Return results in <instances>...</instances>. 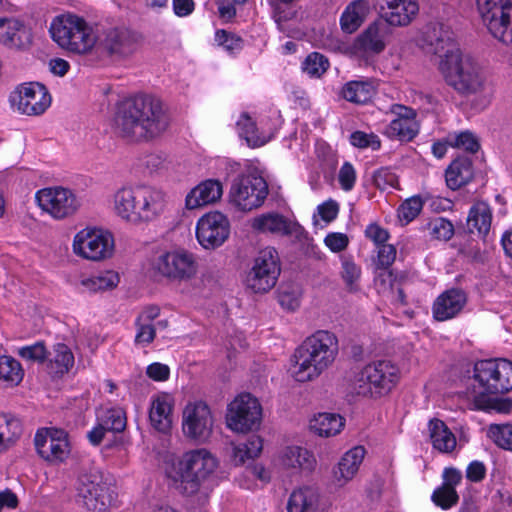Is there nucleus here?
I'll list each match as a JSON object with an SVG mask.
<instances>
[{"label": "nucleus", "instance_id": "63", "mask_svg": "<svg viewBox=\"0 0 512 512\" xmlns=\"http://www.w3.org/2000/svg\"><path fill=\"white\" fill-rule=\"evenodd\" d=\"M325 244L334 252L344 250L348 245V237L342 233H331L325 238Z\"/></svg>", "mask_w": 512, "mask_h": 512}, {"label": "nucleus", "instance_id": "50", "mask_svg": "<svg viewBox=\"0 0 512 512\" xmlns=\"http://www.w3.org/2000/svg\"><path fill=\"white\" fill-rule=\"evenodd\" d=\"M423 207V201L420 196H413L406 199L398 208V218L408 224L417 217Z\"/></svg>", "mask_w": 512, "mask_h": 512}, {"label": "nucleus", "instance_id": "49", "mask_svg": "<svg viewBox=\"0 0 512 512\" xmlns=\"http://www.w3.org/2000/svg\"><path fill=\"white\" fill-rule=\"evenodd\" d=\"M432 501L435 505L447 510L458 503L459 496L455 488L440 486L433 492Z\"/></svg>", "mask_w": 512, "mask_h": 512}, {"label": "nucleus", "instance_id": "42", "mask_svg": "<svg viewBox=\"0 0 512 512\" xmlns=\"http://www.w3.org/2000/svg\"><path fill=\"white\" fill-rule=\"evenodd\" d=\"M118 282L117 274L106 272L103 275L82 279L80 283L90 292H100L115 288Z\"/></svg>", "mask_w": 512, "mask_h": 512}, {"label": "nucleus", "instance_id": "24", "mask_svg": "<svg viewBox=\"0 0 512 512\" xmlns=\"http://www.w3.org/2000/svg\"><path fill=\"white\" fill-rule=\"evenodd\" d=\"M490 34L503 44H512V6L491 10L489 16L480 14Z\"/></svg>", "mask_w": 512, "mask_h": 512}, {"label": "nucleus", "instance_id": "22", "mask_svg": "<svg viewBox=\"0 0 512 512\" xmlns=\"http://www.w3.org/2000/svg\"><path fill=\"white\" fill-rule=\"evenodd\" d=\"M18 110L26 115H40L51 104V97L46 87L40 83H29L20 87L18 94Z\"/></svg>", "mask_w": 512, "mask_h": 512}, {"label": "nucleus", "instance_id": "53", "mask_svg": "<svg viewBox=\"0 0 512 512\" xmlns=\"http://www.w3.org/2000/svg\"><path fill=\"white\" fill-rule=\"evenodd\" d=\"M361 275L360 268L351 261L343 262L342 278L349 292L358 291L357 281Z\"/></svg>", "mask_w": 512, "mask_h": 512}, {"label": "nucleus", "instance_id": "44", "mask_svg": "<svg viewBox=\"0 0 512 512\" xmlns=\"http://www.w3.org/2000/svg\"><path fill=\"white\" fill-rule=\"evenodd\" d=\"M21 364L11 356L0 357V379L12 384H18L23 378Z\"/></svg>", "mask_w": 512, "mask_h": 512}, {"label": "nucleus", "instance_id": "14", "mask_svg": "<svg viewBox=\"0 0 512 512\" xmlns=\"http://www.w3.org/2000/svg\"><path fill=\"white\" fill-rule=\"evenodd\" d=\"M40 208L55 219L72 216L80 207L76 195L62 187L45 188L36 193Z\"/></svg>", "mask_w": 512, "mask_h": 512}, {"label": "nucleus", "instance_id": "4", "mask_svg": "<svg viewBox=\"0 0 512 512\" xmlns=\"http://www.w3.org/2000/svg\"><path fill=\"white\" fill-rule=\"evenodd\" d=\"M217 460L204 449H195L185 452L173 464L169 477L175 489L186 496L199 492L201 485L214 473Z\"/></svg>", "mask_w": 512, "mask_h": 512}, {"label": "nucleus", "instance_id": "43", "mask_svg": "<svg viewBox=\"0 0 512 512\" xmlns=\"http://www.w3.org/2000/svg\"><path fill=\"white\" fill-rule=\"evenodd\" d=\"M237 126L240 136L246 140L249 146L258 147L265 144V138L259 134L255 122L247 114L241 116Z\"/></svg>", "mask_w": 512, "mask_h": 512}, {"label": "nucleus", "instance_id": "20", "mask_svg": "<svg viewBox=\"0 0 512 512\" xmlns=\"http://www.w3.org/2000/svg\"><path fill=\"white\" fill-rule=\"evenodd\" d=\"M155 268L165 277L186 280L196 273V263L192 254L185 251L167 252L160 255Z\"/></svg>", "mask_w": 512, "mask_h": 512}, {"label": "nucleus", "instance_id": "16", "mask_svg": "<svg viewBox=\"0 0 512 512\" xmlns=\"http://www.w3.org/2000/svg\"><path fill=\"white\" fill-rule=\"evenodd\" d=\"M34 442L37 453L45 461L62 462L70 454L68 434L62 429L42 428L36 433Z\"/></svg>", "mask_w": 512, "mask_h": 512}, {"label": "nucleus", "instance_id": "32", "mask_svg": "<svg viewBox=\"0 0 512 512\" xmlns=\"http://www.w3.org/2000/svg\"><path fill=\"white\" fill-rule=\"evenodd\" d=\"M320 494L316 488L303 487L294 490L288 500V512H318Z\"/></svg>", "mask_w": 512, "mask_h": 512}, {"label": "nucleus", "instance_id": "2", "mask_svg": "<svg viewBox=\"0 0 512 512\" xmlns=\"http://www.w3.org/2000/svg\"><path fill=\"white\" fill-rule=\"evenodd\" d=\"M338 351V339L335 334L326 330L315 332L295 350V379L299 382L316 379L334 363Z\"/></svg>", "mask_w": 512, "mask_h": 512}, {"label": "nucleus", "instance_id": "64", "mask_svg": "<svg viewBox=\"0 0 512 512\" xmlns=\"http://www.w3.org/2000/svg\"><path fill=\"white\" fill-rule=\"evenodd\" d=\"M486 468L480 461L471 462L466 470V477L471 482H480L485 478Z\"/></svg>", "mask_w": 512, "mask_h": 512}, {"label": "nucleus", "instance_id": "25", "mask_svg": "<svg viewBox=\"0 0 512 512\" xmlns=\"http://www.w3.org/2000/svg\"><path fill=\"white\" fill-rule=\"evenodd\" d=\"M467 302L466 293L459 288H452L442 293L434 302L433 315L438 321L455 317Z\"/></svg>", "mask_w": 512, "mask_h": 512}, {"label": "nucleus", "instance_id": "5", "mask_svg": "<svg viewBox=\"0 0 512 512\" xmlns=\"http://www.w3.org/2000/svg\"><path fill=\"white\" fill-rule=\"evenodd\" d=\"M512 390V362L506 359L482 360L473 367L468 378L467 395L476 401L488 395L504 394Z\"/></svg>", "mask_w": 512, "mask_h": 512}, {"label": "nucleus", "instance_id": "38", "mask_svg": "<svg viewBox=\"0 0 512 512\" xmlns=\"http://www.w3.org/2000/svg\"><path fill=\"white\" fill-rule=\"evenodd\" d=\"M341 93L349 102L364 104L372 99L375 89L368 81H350L343 86Z\"/></svg>", "mask_w": 512, "mask_h": 512}, {"label": "nucleus", "instance_id": "61", "mask_svg": "<svg viewBox=\"0 0 512 512\" xmlns=\"http://www.w3.org/2000/svg\"><path fill=\"white\" fill-rule=\"evenodd\" d=\"M146 374L154 381H165L169 378L170 369L162 363H152L146 369Z\"/></svg>", "mask_w": 512, "mask_h": 512}, {"label": "nucleus", "instance_id": "11", "mask_svg": "<svg viewBox=\"0 0 512 512\" xmlns=\"http://www.w3.org/2000/svg\"><path fill=\"white\" fill-rule=\"evenodd\" d=\"M280 272L278 252L273 247H266L255 257L246 277V286L254 293H266L276 285Z\"/></svg>", "mask_w": 512, "mask_h": 512}, {"label": "nucleus", "instance_id": "54", "mask_svg": "<svg viewBox=\"0 0 512 512\" xmlns=\"http://www.w3.org/2000/svg\"><path fill=\"white\" fill-rule=\"evenodd\" d=\"M396 254V248L391 244L378 246L376 268L380 270H388V268L394 263Z\"/></svg>", "mask_w": 512, "mask_h": 512}, {"label": "nucleus", "instance_id": "17", "mask_svg": "<svg viewBox=\"0 0 512 512\" xmlns=\"http://www.w3.org/2000/svg\"><path fill=\"white\" fill-rule=\"evenodd\" d=\"M139 43L140 36L136 32L126 27H113L103 32L99 48L109 57L119 60L132 55Z\"/></svg>", "mask_w": 512, "mask_h": 512}, {"label": "nucleus", "instance_id": "30", "mask_svg": "<svg viewBox=\"0 0 512 512\" xmlns=\"http://www.w3.org/2000/svg\"><path fill=\"white\" fill-rule=\"evenodd\" d=\"M386 25L382 21H376L370 24L356 39L357 49L366 53H380L385 48L384 35Z\"/></svg>", "mask_w": 512, "mask_h": 512}, {"label": "nucleus", "instance_id": "31", "mask_svg": "<svg viewBox=\"0 0 512 512\" xmlns=\"http://www.w3.org/2000/svg\"><path fill=\"white\" fill-rule=\"evenodd\" d=\"M472 178V160L467 156H460L454 159L445 172L446 184L452 190L461 188L469 183Z\"/></svg>", "mask_w": 512, "mask_h": 512}, {"label": "nucleus", "instance_id": "34", "mask_svg": "<svg viewBox=\"0 0 512 512\" xmlns=\"http://www.w3.org/2000/svg\"><path fill=\"white\" fill-rule=\"evenodd\" d=\"M280 461L286 469L311 471L315 465L313 455L300 446H288L280 455Z\"/></svg>", "mask_w": 512, "mask_h": 512}, {"label": "nucleus", "instance_id": "60", "mask_svg": "<svg viewBox=\"0 0 512 512\" xmlns=\"http://www.w3.org/2000/svg\"><path fill=\"white\" fill-rule=\"evenodd\" d=\"M356 179V173L349 162H345L340 168L338 180L343 190L349 191L353 188Z\"/></svg>", "mask_w": 512, "mask_h": 512}, {"label": "nucleus", "instance_id": "18", "mask_svg": "<svg viewBox=\"0 0 512 512\" xmlns=\"http://www.w3.org/2000/svg\"><path fill=\"white\" fill-rule=\"evenodd\" d=\"M213 430L210 408L204 402L189 404L183 412L184 434L199 443H205Z\"/></svg>", "mask_w": 512, "mask_h": 512}, {"label": "nucleus", "instance_id": "47", "mask_svg": "<svg viewBox=\"0 0 512 512\" xmlns=\"http://www.w3.org/2000/svg\"><path fill=\"white\" fill-rule=\"evenodd\" d=\"M488 436L498 447L512 451V424H492Z\"/></svg>", "mask_w": 512, "mask_h": 512}, {"label": "nucleus", "instance_id": "15", "mask_svg": "<svg viewBox=\"0 0 512 512\" xmlns=\"http://www.w3.org/2000/svg\"><path fill=\"white\" fill-rule=\"evenodd\" d=\"M423 48L427 53L448 60L461 53L455 42L454 32L442 22L429 23L423 33Z\"/></svg>", "mask_w": 512, "mask_h": 512}, {"label": "nucleus", "instance_id": "7", "mask_svg": "<svg viewBox=\"0 0 512 512\" xmlns=\"http://www.w3.org/2000/svg\"><path fill=\"white\" fill-rule=\"evenodd\" d=\"M439 70L445 82L461 95L470 96L484 90L485 74L470 55L459 53L440 60Z\"/></svg>", "mask_w": 512, "mask_h": 512}, {"label": "nucleus", "instance_id": "27", "mask_svg": "<svg viewBox=\"0 0 512 512\" xmlns=\"http://www.w3.org/2000/svg\"><path fill=\"white\" fill-rule=\"evenodd\" d=\"M30 32L18 20L0 18V42L14 48H24L30 43Z\"/></svg>", "mask_w": 512, "mask_h": 512}, {"label": "nucleus", "instance_id": "40", "mask_svg": "<svg viewBox=\"0 0 512 512\" xmlns=\"http://www.w3.org/2000/svg\"><path fill=\"white\" fill-rule=\"evenodd\" d=\"M0 434V444L4 451L22 434L21 422L16 418L0 415Z\"/></svg>", "mask_w": 512, "mask_h": 512}, {"label": "nucleus", "instance_id": "48", "mask_svg": "<svg viewBox=\"0 0 512 512\" xmlns=\"http://www.w3.org/2000/svg\"><path fill=\"white\" fill-rule=\"evenodd\" d=\"M100 419L107 431L122 432L126 428L125 412L119 408L108 409Z\"/></svg>", "mask_w": 512, "mask_h": 512}, {"label": "nucleus", "instance_id": "33", "mask_svg": "<svg viewBox=\"0 0 512 512\" xmlns=\"http://www.w3.org/2000/svg\"><path fill=\"white\" fill-rule=\"evenodd\" d=\"M492 213L487 203L483 201L476 202L469 211L467 218V230L469 233L477 232L478 235L485 237L491 227Z\"/></svg>", "mask_w": 512, "mask_h": 512}, {"label": "nucleus", "instance_id": "9", "mask_svg": "<svg viewBox=\"0 0 512 512\" xmlns=\"http://www.w3.org/2000/svg\"><path fill=\"white\" fill-rule=\"evenodd\" d=\"M269 193L266 180L256 170L239 175L232 182L229 200L238 210L249 212L261 207Z\"/></svg>", "mask_w": 512, "mask_h": 512}, {"label": "nucleus", "instance_id": "59", "mask_svg": "<svg viewBox=\"0 0 512 512\" xmlns=\"http://www.w3.org/2000/svg\"><path fill=\"white\" fill-rule=\"evenodd\" d=\"M142 166L148 171V173L153 174L166 169L167 160L161 154L151 153L142 159Z\"/></svg>", "mask_w": 512, "mask_h": 512}, {"label": "nucleus", "instance_id": "29", "mask_svg": "<svg viewBox=\"0 0 512 512\" xmlns=\"http://www.w3.org/2000/svg\"><path fill=\"white\" fill-rule=\"evenodd\" d=\"M370 12L368 0H354L344 9L340 17L341 30L346 34L356 32Z\"/></svg>", "mask_w": 512, "mask_h": 512}, {"label": "nucleus", "instance_id": "51", "mask_svg": "<svg viewBox=\"0 0 512 512\" xmlns=\"http://www.w3.org/2000/svg\"><path fill=\"white\" fill-rule=\"evenodd\" d=\"M399 281L400 273H394L393 270H381L375 279L378 291L386 296L394 294L395 286Z\"/></svg>", "mask_w": 512, "mask_h": 512}, {"label": "nucleus", "instance_id": "55", "mask_svg": "<svg viewBox=\"0 0 512 512\" xmlns=\"http://www.w3.org/2000/svg\"><path fill=\"white\" fill-rule=\"evenodd\" d=\"M137 333L135 335L136 344H150L156 336V327L153 323L136 320Z\"/></svg>", "mask_w": 512, "mask_h": 512}, {"label": "nucleus", "instance_id": "36", "mask_svg": "<svg viewBox=\"0 0 512 512\" xmlns=\"http://www.w3.org/2000/svg\"><path fill=\"white\" fill-rule=\"evenodd\" d=\"M429 432L432 445L442 453H450L456 447V437L446 424L437 418L429 422Z\"/></svg>", "mask_w": 512, "mask_h": 512}, {"label": "nucleus", "instance_id": "8", "mask_svg": "<svg viewBox=\"0 0 512 512\" xmlns=\"http://www.w3.org/2000/svg\"><path fill=\"white\" fill-rule=\"evenodd\" d=\"M399 379V369L390 361L380 360L366 365L355 375L353 391L364 397L389 393Z\"/></svg>", "mask_w": 512, "mask_h": 512}, {"label": "nucleus", "instance_id": "19", "mask_svg": "<svg viewBox=\"0 0 512 512\" xmlns=\"http://www.w3.org/2000/svg\"><path fill=\"white\" fill-rule=\"evenodd\" d=\"M230 223L220 212L208 213L202 216L196 228L198 242L205 249H215L221 246L229 237Z\"/></svg>", "mask_w": 512, "mask_h": 512}, {"label": "nucleus", "instance_id": "23", "mask_svg": "<svg viewBox=\"0 0 512 512\" xmlns=\"http://www.w3.org/2000/svg\"><path fill=\"white\" fill-rule=\"evenodd\" d=\"M379 4L381 21L391 26L408 25L419 10L415 0H379Z\"/></svg>", "mask_w": 512, "mask_h": 512}, {"label": "nucleus", "instance_id": "21", "mask_svg": "<svg viewBox=\"0 0 512 512\" xmlns=\"http://www.w3.org/2000/svg\"><path fill=\"white\" fill-rule=\"evenodd\" d=\"M251 228L259 233L291 236L297 241H301L305 236L303 227L276 212L264 213L254 217L251 220Z\"/></svg>", "mask_w": 512, "mask_h": 512}, {"label": "nucleus", "instance_id": "39", "mask_svg": "<svg viewBox=\"0 0 512 512\" xmlns=\"http://www.w3.org/2000/svg\"><path fill=\"white\" fill-rule=\"evenodd\" d=\"M47 368L50 374L62 375L67 373L74 364V356L65 344H57L54 347L52 357L47 358Z\"/></svg>", "mask_w": 512, "mask_h": 512}, {"label": "nucleus", "instance_id": "3", "mask_svg": "<svg viewBox=\"0 0 512 512\" xmlns=\"http://www.w3.org/2000/svg\"><path fill=\"white\" fill-rule=\"evenodd\" d=\"M165 205V193L148 185L123 187L114 195L116 214L133 224L156 219L164 211Z\"/></svg>", "mask_w": 512, "mask_h": 512}, {"label": "nucleus", "instance_id": "57", "mask_svg": "<svg viewBox=\"0 0 512 512\" xmlns=\"http://www.w3.org/2000/svg\"><path fill=\"white\" fill-rule=\"evenodd\" d=\"M19 355L24 359L37 362H44L47 359V351L42 342L22 347L19 350Z\"/></svg>", "mask_w": 512, "mask_h": 512}, {"label": "nucleus", "instance_id": "26", "mask_svg": "<svg viewBox=\"0 0 512 512\" xmlns=\"http://www.w3.org/2000/svg\"><path fill=\"white\" fill-rule=\"evenodd\" d=\"M223 194V187L220 181L207 179L194 187L186 196V208L196 209L209 204L216 203Z\"/></svg>", "mask_w": 512, "mask_h": 512}, {"label": "nucleus", "instance_id": "46", "mask_svg": "<svg viewBox=\"0 0 512 512\" xmlns=\"http://www.w3.org/2000/svg\"><path fill=\"white\" fill-rule=\"evenodd\" d=\"M301 289L297 284H283L278 289V301L280 305L290 311L300 306Z\"/></svg>", "mask_w": 512, "mask_h": 512}, {"label": "nucleus", "instance_id": "45", "mask_svg": "<svg viewBox=\"0 0 512 512\" xmlns=\"http://www.w3.org/2000/svg\"><path fill=\"white\" fill-rule=\"evenodd\" d=\"M326 56L319 52L310 53L302 63V70L310 77L320 78L329 68Z\"/></svg>", "mask_w": 512, "mask_h": 512}, {"label": "nucleus", "instance_id": "52", "mask_svg": "<svg viewBox=\"0 0 512 512\" xmlns=\"http://www.w3.org/2000/svg\"><path fill=\"white\" fill-rule=\"evenodd\" d=\"M428 228L431 235L438 240L448 241L454 235L453 224L442 217H438L429 222Z\"/></svg>", "mask_w": 512, "mask_h": 512}, {"label": "nucleus", "instance_id": "1", "mask_svg": "<svg viewBox=\"0 0 512 512\" xmlns=\"http://www.w3.org/2000/svg\"><path fill=\"white\" fill-rule=\"evenodd\" d=\"M169 126L170 117L163 102L149 94L123 101L113 119L115 135L132 144L154 142L167 132Z\"/></svg>", "mask_w": 512, "mask_h": 512}, {"label": "nucleus", "instance_id": "62", "mask_svg": "<svg viewBox=\"0 0 512 512\" xmlns=\"http://www.w3.org/2000/svg\"><path fill=\"white\" fill-rule=\"evenodd\" d=\"M366 236L371 239L377 246L386 244L389 238L387 230L381 228L377 224H370L365 230Z\"/></svg>", "mask_w": 512, "mask_h": 512}, {"label": "nucleus", "instance_id": "56", "mask_svg": "<svg viewBox=\"0 0 512 512\" xmlns=\"http://www.w3.org/2000/svg\"><path fill=\"white\" fill-rule=\"evenodd\" d=\"M351 144L355 147H371L373 150L380 148V140L373 134H366L362 131H355L350 136Z\"/></svg>", "mask_w": 512, "mask_h": 512}, {"label": "nucleus", "instance_id": "58", "mask_svg": "<svg viewBox=\"0 0 512 512\" xmlns=\"http://www.w3.org/2000/svg\"><path fill=\"white\" fill-rule=\"evenodd\" d=\"M452 146L462 148L470 153H476L480 148L478 140L469 131H465L457 135Z\"/></svg>", "mask_w": 512, "mask_h": 512}, {"label": "nucleus", "instance_id": "41", "mask_svg": "<svg viewBox=\"0 0 512 512\" xmlns=\"http://www.w3.org/2000/svg\"><path fill=\"white\" fill-rule=\"evenodd\" d=\"M417 124L413 119L396 118L387 127L386 133L389 137L400 141H411L417 134Z\"/></svg>", "mask_w": 512, "mask_h": 512}, {"label": "nucleus", "instance_id": "37", "mask_svg": "<svg viewBox=\"0 0 512 512\" xmlns=\"http://www.w3.org/2000/svg\"><path fill=\"white\" fill-rule=\"evenodd\" d=\"M343 426V418L340 415L331 413H319L310 420L309 424L311 431L325 437L338 434Z\"/></svg>", "mask_w": 512, "mask_h": 512}, {"label": "nucleus", "instance_id": "28", "mask_svg": "<svg viewBox=\"0 0 512 512\" xmlns=\"http://www.w3.org/2000/svg\"><path fill=\"white\" fill-rule=\"evenodd\" d=\"M364 456L365 449L362 446H356L343 455L333 470L334 479L339 486H343L355 476Z\"/></svg>", "mask_w": 512, "mask_h": 512}, {"label": "nucleus", "instance_id": "6", "mask_svg": "<svg viewBox=\"0 0 512 512\" xmlns=\"http://www.w3.org/2000/svg\"><path fill=\"white\" fill-rule=\"evenodd\" d=\"M49 32L60 48L74 55L91 54L98 41L94 29L83 18L71 14L56 17Z\"/></svg>", "mask_w": 512, "mask_h": 512}, {"label": "nucleus", "instance_id": "13", "mask_svg": "<svg viewBox=\"0 0 512 512\" xmlns=\"http://www.w3.org/2000/svg\"><path fill=\"white\" fill-rule=\"evenodd\" d=\"M261 420L262 407L250 393L240 394L228 406L227 425L235 432L253 431L260 426Z\"/></svg>", "mask_w": 512, "mask_h": 512}, {"label": "nucleus", "instance_id": "35", "mask_svg": "<svg viewBox=\"0 0 512 512\" xmlns=\"http://www.w3.org/2000/svg\"><path fill=\"white\" fill-rule=\"evenodd\" d=\"M149 419L151 425L160 432H167L172 426V404L166 396H159L152 401Z\"/></svg>", "mask_w": 512, "mask_h": 512}, {"label": "nucleus", "instance_id": "12", "mask_svg": "<svg viewBox=\"0 0 512 512\" xmlns=\"http://www.w3.org/2000/svg\"><path fill=\"white\" fill-rule=\"evenodd\" d=\"M76 255L91 261H102L114 253V238L108 231L85 228L79 231L73 241Z\"/></svg>", "mask_w": 512, "mask_h": 512}, {"label": "nucleus", "instance_id": "10", "mask_svg": "<svg viewBox=\"0 0 512 512\" xmlns=\"http://www.w3.org/2000/svg\"><path fill=\"white\" fill-rule=\"evenodd\" d=\"M77 495L83 505L91 511L105 512L116 502V494L103 481L97 470L82 472L78 477Z\"/></svg>", "mask_w": 512, "mask_h": 512}]
</instances>
